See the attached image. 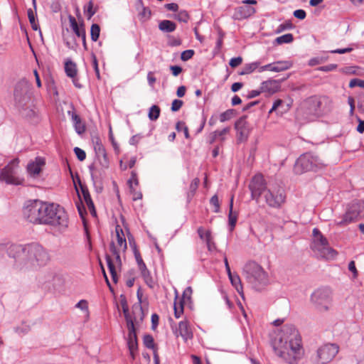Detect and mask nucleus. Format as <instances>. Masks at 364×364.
Returning <instances> with one entry per match:
<instances>
[{"label":"nucleus","instance_id":"f257e3e1","mask_svg":"<svg viewBox=\"0 0 364 364\" xmlns=\"http://www.w3.org/2000/svg\"><path fill=\"white\" fill-rule=\"evenodd\" d=\"M23 218L28 222L38 225H47L64 232L68 227L67 212L61 205L41 200H29L23 208Z\"/></svg>","mask_w":364,"mask_h":364},{"label":"nucleus","instance_id":"f03ea898","mask_svg":"<svg viewBox=\"0 0 364 364\" xmlns=\"http://www.w3.org/2000/svg\"><path fill=\"white\" fill-rule=\"evenodd\" d=\"M275 353L289 364H296L301 358L303 350L298 331L291 324L284 325L272 343Z\"/></svg>","mask_w":364,"mask_h":364},{"label":"nucleus","instance_id":"7ed1b4c3","mask_svg":"<svg viewBox=\"0 0 364 364\" xmlns=\"http://www.w3.org/2000/svg\"><path fill=\"white\" fill-rule=\"evenodd\" d=\"M9 256L14 258L19 269H30L46 265L50 260L48 251L38 243L9 245Z\"/></svg>","mask_w":364,"mask_h":364},{"label":"nucleus","instance_id":"20e7f679","mask_svg":"<svg viewBox=\"0 0 364 364\" xmlns=\"http://www.w3.org/2000/svg\"><path fill=\"white\" fill-rule=\"evenodd\" d=\"M243 275L252 287L259 290L268 283V276L263 268L255 262H248L243 267Z\"/></svg>","mask_w":364,"mask_h":364},{"label":"nucleus","instance_id":"39448f33","mask_svg":"<svg viewBox=\"0 0 364 364\" xmlns=\"http://www.w3.org/2000/svg\"><path fill=\"white\" fill-rule=\"evenodd\" d=\"M312 250L318 256L326 259H334L338 252L329 246L327 239L318 228L313 230Z\"/></svg>","mask_w":364,"mask_h":364},{"label":"nucleus","instance_id":"423d86ee","mask_svg":"<svg viewBox=\"0 0 364 364\" xmlns=\"http://www.w3.org/2000/svg\"><path fill=\"white\" fill-rule=\"evenodd\" d=\"M323 166V161L318 156L306 153L301 155L296 161L294 170L296 173L301 174L307 171H316Z\"/></svg>","mask_w":364,"mask_h":364},{"label":"nucleus","instance_id":"0eeeda50","mask_svg":"<svg viewBox=\"0 0 364 364\" xmlns=\"http://www.w3.org/2000/svg\"><path fill=\"white\" fill-rule=\"evenodd\" d=\"M14 95L16 105L20 109H24L28 105L31 99V83L26 79L18 82L15 86Z\"/></svg>","mask_w":364,"mask_h":364},{"label":"nucleus","instance_id":"6e6552de","mask_svg":"<svg viewBox=\"0 0 364 364\" xmlns=\"http://www.w3.org/2000/svg\"><path fill=\"white\" fill-rule=\"evenodd\" d=\"M364 216V202L360 200H355L348 205L346 212L343 219L337 222L340 226L360 220Z\"/></svg>","mask_w":364,"mask_h":364},{"label":"nucleus","instance_id":"1a4fd4ad","mask_svg":"<svg viewBox=\"0 0 364 364\" xmlns=\"http://www.w3.org/2000/svg\"><path fill=\"white\" fill-rule=\"evenodd\" d=\"M331 291L329 288L324 287L316 289L311 296V300L316 309L321 311H327L332 301Z\"/></svg>","mask_w":364,"mask_h":364},{"label":"nucleus","instance_id":"9d476101","mask_svg":"<svg viewBox=\"0 0 364 364\" xmlns=\"http://www.w3.org/2000/svg\"><path fill=\"white\" fill-rule=\"evenodd\" d=\"M264 198L270 207L279 208L285 201L284 190L278 184H270L264 193Z\"/></svg>","mask_w":364,"mask_h":364},{"label":"nucleus","instance_id":"9b49d317","mask_svg":"<svg viewBox=\"0 0 364 364\" xmlns=\"http://www.w3.org/2000/svg\"><path fill=\"white\" fill-rule=\"evenodd\" d=\"M339 347L335 343H327L318 348L314 362L316 364H326L331 361L338 353Z\"/></svg>","mask_w":364,"mask_h":364},{"label":"nucleus","instance_id":"f8f14e48","mask_svg":"<svg viewBox=\"0 0 364 364\" xmlns=\"http://www.w3.org/2000/svg\"><path fill=\"white\" fill-rule=\"evenodd\" d=\"M18 160H13L10 164L1 169L0 173V180L5 181L7 184L21 185L23 180L16 176L15 166H17Z\"/></svg>","mask_w":364,"mask_h":364},{"label":"nucleus","instance_id":"ddd939ff","mask_svg":"<svg viewBox=\"0 0 364 364\" xmlns=\"http://www.w3.org/2000/svg\"><path fill=\"white\" fill-rule=\"evenodd\" d=\"M249 188L251 191L252 198L258 202L260 196L264 193H265L268 188L263 176L262 174H257L252 178Z\"/></svg>","mask_w":364,"mask_h":364},{"label":"nucleus","instance_id":"4468645a","mask_svg":"<svg viewBox=\"0 0 364 364\" xmlns=\"http://www.w3.org/2000/svg\"><path fill=\"white\" fill-rule=\"evenodd\" d=\"M245 5L237 7L234 13L235 19L243 20L248 18L256 13V9L250 5L257 4L256 0H244Z\"/></svg>","mask_w":364,"mask_h":364},{"label":"nucleus","instance_id":"2eb2a0df","mask_svg":"<svg viewBox=\"0 0 364 364\" xmlns=\"http://www.w3.org/2000/svg\"><path fill=\"white\" fill-rule=\"evenodd\" d=\"M247 116L240 117L235 123V129L237 131V141L239 143L247 140L251 127L246 120Z\"/></svg>","mask_w":364,"mask_h":364},{"label":"nucleus","instance_id":"dca6fc26","mask_svg":"<svg viewBox=\"0 0 364 364\" xmlns=\"http://www.w3.org/2000/svg\"><path fill=\"white\" fill-rule=\"evenodd\" d=\"M46 161L44 158L38 156L34 161H30L27 165L28 174L33 178H37L42 171V168L45 166Z\"/></svg>","mask_w":364,"mask_h":364},{"label":"nucleus","instance_id":"f3484780","mask_svg":"<svg viewBox=\"0 0 364 364\" xmlns=\"http://www.w3.org/2000/svg\"><path fill=\"white\" fill-rule=\"evenodd\" d=\"M289 77L287 75L285 78L281 80H269L264 81L261 84V89L262 92H268L269 94H274L280 90V82Z\"/></svg>","mask_w":364,"mask_h":364},{"label":"nucleus","instance_id":"a211bd4d","mask_svg":"<svg viewBox=\"0 0 364 364\" xmlns=\"http://www.w3.org/2000/svg\"><path fill=\"white\" fill-rule=\"evenodd\" d=\"M176 336H181L185 341L193 338V332L187 320L179 322L178 328L176 331Z\"/></svg>","mask_w":364,"mask_h":364},{"label":"nucleus","instance_id":"6ab92c4d","mask_svg":"<svg viewBox=\"0 0 364 364\" xmlns=\"http://www.w3.org/2000/svg\"><path fill=\"white\" fill-rule=\"evenodd\" d=\"M330 102L329 100L326 97H323L321 99H318L316 97H311L309 100L308 103L311 106V108L313 109V113L314 114H318L320 113L326 112L328 110L322 108V105L323 103L326 104Z\"/></svg>","mask_w":364,"mask_h":364},{"label":"nucleus","instance_id":"aec40b11","mask_svg":"<svg viewBox=\"0 0 364 364\" xmlns=\"http://www.w3.org/2000/svg\"><path fill=\"white\" fill-rule=\"evenodd\" d=\"M90 171L91 178L94 183L102 181L105 176V170L103 168H98L95 164L88 166Z\"/></svg>","mask_w":364,"mask_h":364},{"label":"nucleus","instance_id":"412c9836","mask_svg":"<svg viewBox=\"0 0 364 364\" xmlns=\"http://www.w3.org/2000/svg\"><path fill=\"white\" fill-rule=\"evenodd\" d=\"M68 114L71 116L72 121L75 127V132L78 134H82L85 132V125L82 123L81 118L75 112H68Z\"/></svg>","mask_w":364,"mask_h":364},{"label":"nucleus","instance_id":"4be33fe9","mask_svg":"<svg viewBox=\"0 0 364 364\" xmlns=\"http://www.w3.org/2000/svg\"><path fill=\"white\" fill-rule=\"evenodd\" d=\"M127 323V327L128 329V336L136 335V329L135 325L139 324L141 321L140 320V317L138 318L136 314H134L133 316L130 318H125Z\"/></svg>","mask_w":364,"mask_h":364},{"label":"nucleus","instance_id":"5701e85b","mask_svg":"<svg viewBox=\"0 0 364 364\" xmlns=\"http://www.w3.org/2000/svg\"><path fill=\"white\" fill-rule=\"evenodd\" d=\"M69 21L71 28L77 36L80 38L86 37V32L83 24L79 26L75 18L73 16H69Z\"/></svg>","mask_w":364,"mask_h":364},{"label":"nucleus","instance_id":"b1692460","mask_svg":"<svg viewBox=\"0 0 364 364\" xmlns=\"http://www.w3.org/2000/svg\"><path fill=\"white\" fill-rule=\"evenodd\" d=\"M232 285L235 288L238 294L244 298L243 287L240 277L237 274H232L228 276Z\"/></svg>","mask_w":364,"mask_h":364},{"label":"nucleus","instance_id":"393cba45","mask_svg":"<svg viewBox=\"0 0 364 364\" xmlns=\"http://www.w3.org/2000/svg\"><path fill=\"white\" fill-rule=\"evenodd\" d=\"M117 245L125 251L127 248V241L122 228L117 225L115 228Z\"/></svg>","mask_w":364,"mask_h":364},{"label":"nucleus","instance_id":"a878e982","mask_svg":"<svg viewBox=\"0 0 364 364\" xmlns=\"http://www.w3.org/2000/svg\"><path fill=\"white\" fill-rule=\"evenodd\" d=\"M81 191L83 196V198L89 208L91 214L94 216H96V211L95 209L94 203L92 200L91 196L87 188L81 186Z\"/></svg>","mask_w":364,"mask_h":364},{"label":"nucleus","instance_id":"bb28decb","mask_svg":"<svg viewBox=\"0 0 364 364\" xmlns=\"http://www.w3.org/2000/svg\"><path fill=\"white\" fill-rule=\"evenodd\" d=\"M65 72L68 77L74 78L77 73V65L71 60L68 59L65 63Z\"/></svg>","mask_w":364,"mask_h":364},{"label":"nucleus","instance_id":"cd10ccee","mask_svg":"<svg viewBox=\"0 0 364 364\" xmlns=\"http://www.w3.org/2000/svg\"><path fill=\"white\" fill-rule=\"evenodd\" d=\"M233 196L230 198V210H229V215H228V224L230 226V230L232 231L236 225L237 220V213L236 212H233Z\"/></svg>","mask_w":364,"mask_h":364},{"label":"nucleus","instance_id":"c85d7f7f","mask_svg":"<svg viewBox=\"0 0 364 364\" xmlns=\"http://www.w3.org/2000/svg\"><path fill=\"white\" fill-rule=\"evenodd\" d=\"M159 28L164 33H171L176 30V24L170 20H163L159 23Z\"/></svg>","mask_w":364,"mask_h":364},{"label":"nucleus","instance_id":"c756f323","mask_svg":"<svg viewBox=\"0 0 364 364\" xmlns=\"http://www.w3.org/2000/svg\"><path fill=\"white\" fill-rule=\"evenodd\" d=\"M127 346L130 352V355L132 359H134V351L138 349L137 336H128Z\"/></svg>","mask_w":364,"mask_h":364},{"label":"nucleus","instance_id":"7c9ffc66","mask_svg":"<svg viewBox=\"0 0 364 364\" xmlns=\"http://www.w3.org/2000/svg\"><path fill=\"white\" fill-rule=\"evenodd\" d=\"M136 7L137 10H139V11L141 10L139 13V15L141 18L149 19L151 17V10L149 8L145 7L144 6V4L141 0H137Z\"/></svg>","mask_w":364,"mask_h":364},{"label":"nucleus","instance_id":"2f4dec72","mask_svg":"<svg viewBox=\"0 0 364 364\" xmlns=\"http://www.w3.org/2000/svg\"><path fill=\"white\" fill-rule=\"evenodd\" d=\"M136 296H137V299L139 300V304H134L133 306V314H140V320L143 321L144 314L142 306L141 305L142 294L141 293L140 288H139V289L137 291Z\"/></svg>","mask_w":364,"mask_h":364},{"label":"nucleus","instance_id":"473e14b6","mask_svg":"<svg viewBox=\"0 0 364 364\" xmlns=\"http://www.w3.org/2000/svg\"><path fill=\"white\" fill-rule=\"evenodd\" d=\"M259 65L260 63L258 61L245 64L239 74L241 75L250 74L256 69L259 68Z\"/></svg>","mask_w":364,"mask_h":364},{"label":"nucleus","instance_id":"72a5a7b5","mask_svg":"<svg viewBox=\"0 0 364 364\" xmlns=\"http://www.w3.org/2000/svg\"><path fill=\"white\" fill-rule=\"evenodd\" d=\"M292 66L290 61H277L274 63L273 72H282L289 69Z\"/></svg>","mask_w":364,"mask_h":364},{"label":"nucleus","instance_id":"f704fd0d","mask_svg":"<svg viewBox=\"0 0 364 364\" xmlns=\"http://www.w3.org/2000/svg\"><path fill=\"white\" fill-rule=\"evenodd\" d=\"M105 258H106V261L107 263V267H108L109 271L112 276V279L113 282L116 283L117 282V272L115 269V266H114V264L112 262V259L109 255H107Z\"/></svg>","mask_w":364,"mask_h":364},{"label":"nucleus","instance_id":"c9c22d12","mask_svg":"<svg viewBox=\"0 0 364 364\" xmlns=\"http://www.w3.org/2000/svg\"><path fill=\"white\" fill-rule=\"evenodd\" d=\"M200 183V180L198 178H195L191 183L189 186V191L188 192V199L190 200L193 196L196 190L198 189V185Z\"/></svg>","mask_w":364,"mask_h":364},{"label":"nucleus","instance_id":"e433bc0d","mask_svg":"<svg viewBox=\"0 0 364 364\" xmlns=\"http://www.w3.org/2000/svg\"><path fill=\"white\" fill-rule=\"evenodd\" d=\"M94 149L97 157H101V156H105V154H107L105 149L99 138H96L95 139Z\"/></svg>","mask_w":364,"mask_h":364},{"label":"nucleus","instance_id":"4c0bfd02","mask_svg":"<svg viewBox=\"0 0 364 364\" xmlns=\"http://www.w3.org/2000/svg\"><path fill=\"white\" fill-rule=\"evenodd\" d=\"M161 109L159 106L157 105H152L149 108V114L148 117L150 120L155 121L156 120L160 115Z\"/></svg>","mask_w":364,"mask_h":364},{"label":"nucleus","instance_id":"58836bf2","mask_svg":"<svg viewBox=\"0 0 364 364\" xmlns=\"http://www.w3.org/2000/svg\"><path fill=\"white\" fill-rule=\"evenodd\" d=\"M176 129L178 132H180L181 131L183 132L184 136L186 137V139H189L191 138L189 132H188V128L186 125V123L184 122H183V121L178 122L176 124Z\"/></svg>","mask_w":364,"mask_h":364},{"label":"nucleus","instance_id":"ea45409f","mask_svg":"<svg viewBox=\"0 0 364 364\" xmlns=\"http://www.w3.org/2000/svg\"><path fill=\"white\" fill-rule=\"evenodd\" d=\"M27 13H28V17L29 19V22L31 25L33 30H34V31L40 30V27L36 21V16H35V14H34L33 11L31 9H28Z\"/></svg>","mask_w":364,"mask_h":364},{"label":"nucleus","instance_id":"a19ab883","mask_svg":"<svg viewBox=\"0 0 364 364\" xmlns=\"http://www.w3.org/2000/svg\"><path fill=\"white\" fill-rule=\"evenodd\" d=\"M294 41V36L291 33H287L277 37L275 41L277 44L289 43Z\"/></svg>","mask_w":364,"mask_h":364},{"label":"nucleus","instance_id":"79ce46f5","mask_svg":"<svg viewBox=\"0 0 364 364\" xmlns=\"http://www.w3.org/2000/svg\"><path fill=\"white\" fill-rule=\"evenodd\" d=\"M100 33V27L97 23H93L90 28V36L92 41H97Z\"/></svg>","mask_w":364,"mask_h":364},{"label":"nucleus","instance_id":"37998d69","mask_svg":"<svg viewBox=\"0 0 364 364\" xmlns=\"http://www.w3.org/2000/svg\"><path fill=\"white\" fill-rule=\"evenodd\" d=\"M143 343L144 346L149 349H154L155 348L154 338L150 334H146L144 336Z\"/></svg>","mask_w":364,"mask_h":364},{"label":"nucleus","instance_id":"c03bdc74","mask_svg":"<svg viewBox=\"0 0 364 364\" xmlns=\"http://www.w3.org/2000/svg\"><path fill=\"white\" fill-rule=\"evenodd\" d=\"M121 298L122 299L120 300V304H121V306H122V311H123V314H124V318H127L132 317L133 314L131 315L129 314V307H128V304H127V301L126 298L124 296H123L122 295H121Z\"/></svg>","mask_w":364,"mask_h":364},{"label":"nucleus","instance_id":"a18cd8bd","mask_svg":"<svg viewBox=\"0 0 364 364\" xmlns=\"http://www.w3.org/2000/svg\"><path fill=\"white\" fill-rule=\"evenodd\" d=\"M173 309L175 317L180 318L183 313V301H180L178 304L175 301Z\"/></svg>","mask_w":364,"mask_h":364},{"label":"nucleus","instance_id":"49530a36","mask_svg":"<svg viewBox=\"0 0 364 364\" xmlns=\"http://www.w3.org/2000/svg\"><path fill=\"white\" fill-rule=\"evenodd\" d=\"M141 277H143L145 283L151 288L154 286V280L151 276L150 272L149 269L144 271V272L141 273Z\"/></svg>","mask_w":364,"mask_h":364},{"label":"nucleus","instance_id":"de8ad7c7","mask_svg":"<svg viewBox=\"0 0 364 364\" xmlns=\"http://www.w3.org/2000/svg\"><path fill=\"white\" fill-rule=\"evenodd\" d=\"M235 110L232 109H230L223 112L220 115V121L221 122H224L225 121L230 120L234 115Z\"/></svg>","mask_w":364,"mask_h":364},{"label":"nucleus","instance_id":"09e8293b","mask_svg":"<svg viewBox=\"0 0 364 364\" xmlns=\"http://www.w3.org/2000/svg\"><path fill=\"white\" fill-rule=\"evenodd\" d=\"M109 250H110V252L112 253V255L115 257L117 263L119 265H121L122 260H121V257H120V255H119V252L117 250V249L114 242H112L110 243Z\"/></svg>","mask_w":364,"mask_h":364},{"label":"nucleus","instance_id":"8fccbe9b","mask_svg":"<svg viewBox=\"0 0 364 364\" xmlns=\"http://www.w3.org/2000/svg\"><path fill=\"white\" fill-rule=\"evenodd\" d=\"M175 18L180 22L187 23L190 17L186 11L182 10L178 13Z\"/></svg>","mask_w":364,"mask_h":364},{"label":"nucleus","instance_id":"3c124183","mask_svg":"<svg viewBox=\"0 0 364 364\" xmlns=\"http://www.w3.org/2000/svg\"><path fill=\"white\" fill-rule=\"evenodd\" d=\"M205 242L208 250L212 251L215 249V245L212 242L211 232L210 230H207L205 232Z\"/></svg>","mask_w":364,"mask_h":364},{"label":"nucleus","instance_id":"603ef678","mask_svg":"<svg viewBox=\"0 0 364 364\" xmlns=\"http://www.w3.org/2000/svg\"><path fill=\"white\" fill-rule=\"evenodd\" d=\"M195 51L192 49L186 50L181 53V59L183 61H187L193 58L194 55Z\"/></svg>","mask_w":364,"mask_h":364},{"label":"nucleus","instance_id":"864d4df0","mask_svg":"<svg viewBox=\"0 0 364 364\" xmlns=\"http://www.w3.org/2000/svg\"><path fill=\"white\" fill-rule=\"evenodd\" d=\"M291 28H293V24L290 21H286L285 23L280 24L277 27V28L276 30V33H279L283 32L285 30H289Z\"/></svg>","mask_w":364,"mask_h":364},{"label":"nucleus","instance_id":"5fc2aeb1","mask_svg":"<svg viewBox=\"0 0 364 364\" xmlns=\"http://www.w3.org/2000/svg\"><path fill=\"white\" fill-rule=\"evenodd\" d=\"M327 58L325 57H315L313 58H311L309 61V65L310 66H314L316 65H319L321 63H324L326 61Z\"/></svg>","mask_w":364,"mask_h":364},{"label":"nucleus","instance_id":"6e6d98bb","mask_svg":"<svg viewBox=\"0 0 364 364\" xmlns=\"http://www.w3.org/2000/svg\"><path fill=\"white\" fill-rule=\"evenodd\" d=\"M349 87L350 88H353L355 87L364 88V80L358 78L352 79L349 82Z\"/></svg>","mask_w":364,"mask_h":364},{"label":"nucleus","instance_id":"4d7b16f0","mask_svg":"<svg viewBox=\"0 0 364 364\" xmlns=\"http://www.w3.org/2000/svg\"><path fill=\"white\" fill-rule=\"evenodd\" d=\"M74 152L79 161H82L86 158V153L84 150L79 147L74 148Z\"/></svg>","mask_w":364,"mask_h":364},{"label":"nucleus","instance_id":"13d9d810","mask_svg":"<svg viewBox=\"0 0 364 364\" xmlns=\"http://www.w3.org/2000/svg\"><path fill=\"white\" fill-rule=\"evenodd\" d=\"M92 65H93V68L95 70L96 77L98 80H100V70H99V67H98V62H97V57L94 53L92 54Z\"/></svg>","mask_w":364,"mask_h":364},{"label":"nucleus","instance_id":"bf43d9fd","mask_svg":"<svg viewBox=\"0 0 364 364\" xmlns=\"http://www.w3.org/2000/svg\"><path fill=\"white\" fill-rule=\"evenodd\" d=\"M183 105V102L181 100H174L171 103V109L172 112L178 111Z\"/></svg>","mask_w":364,"mask_h":364},{"label":"nucleus","instance_id":"052dcab7","mask_svg":"<svg viewBox=\"0 0 364 364\" xmlns=\"http://www.w3.org/2000/svg\"><path fill=\"white\" fill-rule=\"evenodd\" d=\"M96 13V11L93 9V3L92 1H89L87 9L86 14L87 16V19H90Z\"/></svg>","mask_w":364,"mask_h":364},{"label":"nucleus","instance_id":"680f3d73","mask_svg":"<svg viewBox=\"0 0 364 364\" xmlns=\"http://www.w3.org/2000/svg\"><path fill=\"white\" fill-rule=\"evenodd\" d=\"M210 203L215 207L214 212L218 213L220 211V204L218 200V197L217 195H214L210 200Z\"/></svg>","mask_w":364,"mask_h":364},{"label":"nucleus","instance_id":"e2e57ef3","mask_svg":"<svg viewBox=\"0 0 364 364\" xmlns=\"http://www.w3.org/2000/svg\"><path fill=\"white\" fill-rule=\"evenodd\" d=\"M102 156V159L100 157H97L101 167L105 169L108 168L109 162V159L107 158V154H105V156Z\"/></svg>","mask_w":364,"mask_h":364},{"label":"nucleus","instance_id":"0e129e2a","mask_svg":"<svg viewBox=\"0 0 364 364\" xmlns=\"http://www.w3.org/2000/svg\"><path fill=\"white\" fill-rule=\"evenodd\" d=\"M230 130V127H225L220 131L216 130L214 132L215 136H217L218 138H220V140L223 141L224 140L223 136L225 134H227L228 133H229Z\"/></svg>","mask_w":364,"mask_h":364},{"label":"nucleus","instance_id":"69168bd1","mask_svg":"<svg viewBox=\"0 0 364 364\" xmlns=\"http://www.w3.org/2000/svg\"><path fill=\"white\" fill-rule=\"evenodd\" d=\"M133 183L137 186L138 183H139V181H138V179H137V176H136V173L134 171L132 172V176L131 178L129 179L128 181V184H129V188H130V191H132L133 190Z\"/></svg>","mask_w":364,"mask_h":364},{"label":"nucleus","instance_id":"338daca9","mask_svg":"<svg viewBox=\"0 0 364 364\" xmlns=\"http://www.w3.org/2000/svg\"><path fill=\"white\" fill-rule=\"evenodd\" d=\"M337 67L338 65L336 64H329L327 65L321 66L317 70L323 72H331L335 70Z\"/></svg>","mask_w":364,"mask_h":364},{"label":"nucleus","instance_id":"774afa93","mask_svg":"<svg viewBox=\"0 0 364 364\" xmlns=\"http://www.w3.org/2000/svg\"><path fill=\"white\" fill-rule=\"evenodd\" d=\"M242 62V58L241 57L232 58L230 59L229 62V65L232 68H236L240 65Z\"/></svg>","mask_w":364,"mask_h":364}]
</instances>
